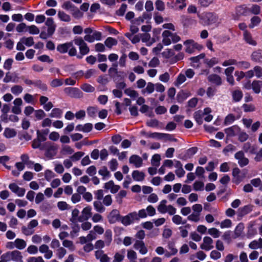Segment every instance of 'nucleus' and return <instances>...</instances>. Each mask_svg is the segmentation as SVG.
<instances>
[{"label": "nucleus", "instance_id": "864d4df0", "mask_svg": "<svg viewBox=\"0 0 262 262\" xmlns=\"http://www.w3.org/2000/svg\"><path fill=\"white\" fill-rule=\"evenodd\" d=\"M74 151V149L69 145L62 146L61 150V153L63 155H71Z\"/></svg>", "mask_w": 262, "mask_h": 262}, {"label": "nucleus", "instance_id": "423d86ee", "mask_svg": "<svg viewBox=\"0 0 262 262\" xmlns=\"http://www.w3.org/2000/svg\"><path fill=\"white\" fill-rule=\"evenodd\" d=\"M137 220H139V217L137 212H133L125 216H121L120 221L123 225L127 226L133 223L135 221Z\"/></svg>", "mask_w": 262, "mask_h": 262}, {"label": "nucleus", "instance_id": "f257e3e1", "mask_svg": "<svg viewBox=\"0 0 262 262\" xmlns=\"http://www.w3.org/2000/svg\"><path fill=\"white\" fill-rule=\"evenodd\" d=\"M74 42L76 45L79 47L80 55L77 56L78 58H82L83 56L89 53L90 48L82 37H79L75 38Z\"/></svg>", "mask_w": 262, "mask_h": 262}, {"label": "nucleus", "instance_id": "412c9836", "mask_svg": "<svg viewBox=\"0 0 262 262\" xmlns=\"http://www.w3.org/2000/svg\"><path fill=\"white\" fill-rule=\"evenodd\" d=\"M208 80L209 82L220 85L222 84V79L221 77L216 74H212L208 76Z\"/></svg>", "mask_w": 262, "mask_h": 262}, {"label": "nucleus", "instance_id": "3c124183", "mask_svg": "<svg viewBox=\"0 0 262 262\" xmlns=\"http://www.w3.org/2000/svg\"><path fill=\"white\" fill-rule=\"evenodd\" d=\"M208 233L213 238H218L221 235V232L215 228H211L208 230Z\"/></svg>", "mask_w": 262, "mask_h": 262}, {"label": "nucleus", "instance_id": "a211bd4d", "mask_svg": "<svg viewBox=\"0 0 262 262\" xmlns=\"http://www.w3.org/2000/svg\"><path fill=\"white\" fill-rule=\"evenodd\" d=\"M241 128L237 125H233L225 129V132L228 137H233L237 135Z\"/></svg>", "mask_w": 262, "mask_h": 262}, {"label": "nucleus", "instance_id": "69168bd1", "mask_svg": "<svg viewBox=\"0 0 262 262\" xmlns=\"http://www.w3.org/2000/svg\"><path fill=\"white\" fill-rule=\"evenodd\" d=\"M21 41L28 47L32 46L34 44L33 38L32 37H23L21 39Z\"/></svg>", "mask_w": 262, "mask_h": 262}, {"label": "nucleus", "instance_id": "de8ad7c7", "mask_svg": "<svg viewBox=\"0 0 262 262\" xmlns=\"http://www.w3.org/2000/svg\"><path fill=\"white\" fill-rule=\"evenodd\" d=\"M23 88L21 85H15L11 87V92L15 95H18L22 93Z\"/></svg>", "mask_w": 262, "mask_h": 262}, {"label": "nucleus", "instance_id": "7ed1b4c3", "mask_svg": "<svg viewBox=\"0 0 262 262\" xmlns=\"http://www.w3.org/2000/svg\"><path fill=\"white\" fill-rule=\"evenodd\" d=\"M43 147V149L46 150L45 155L47 158L52 159L56 155L58 149V145L48 142L44 144Z\"/></svg>", "mask_w": 262, "mask_h": 262}, {"label": "nucleus", "instance_id": "39448f33", "mask_svg": "<svg viewBox=\"0 0 262 262\" xmlns=\"http://www.w3.org/2000/svg\"><path fill=\"white\" fill-rule=\"evenodd\" d=\"M184 44L186 46V52L190 54L193 53L195 50L200 51L203 48L202 45L195 42L192 40H187Z\"/></svg>", "mask_w": 262, "mask_h": 262}, {"label": "nucleus", "instance_id": "2f4dec72", "mask_svg": "<svg viewBox=\"0 0 262 262\" xmlns=\"http://www.w3.org/2000/svg\"><path fill=\"white\" fill-rule=\"evenodd\" d=\"M117 43V40L116 39L111 37L107 38L104 41L105 46L109 49H111L114 46H116Z\"/></svg>", "mask_w": 262, "mask_h": 262}, {"label": "nucleus", "instance_id": "dca6fc26", "mask_svg": "<svg viewBox=\"0 0 262 262\" xmlns=\"http://www.w3.org/2000/svg\"><path fill=\"white\" fill-rule=\"evenodd\" d=\"M39 251L41 253H44V256L46 259H50L53 256V252L49 249L48 245L42 244L39 247Z\"/></svg>", "mask_w": 262, "mask_h": 262}, {"label": "nucleus", "instance_id": "0eeeda50", "mask_svg": "<svg viewBox=\"0 0 262 262\" xmlns=\"http://www.w3.org/2000/svg\"><path fill=\"white\" fill-rule=\"evenodd\" d=\"M147 137L157 139L159 140H163L164 141L169 140L174 142L177 141V139H176V138H172L171 135L165 133H150V134L147 135Z\"/></svg>", "mask_w": 262, "mask_h": 262}, {"label": "nucleus", "instance_id": "4be33fe9", "mask_svg": "<svg viewBox=\"0 0 262 262\" xmlns=\"http://www.w3.org/2000/svg\"><path fill=\"white\" fill-rule=\"evenodd\" d=\"M72 46V42H67L63 44H60L57 47V50L60 53H65Z\"/></svg>", "mask_w": 262, "mask_h": 262}, {"label": "nucleus", "instance_id": "473e14b6", "mask_svg": "<svg viewBox=\"0 0 262 262\" xmlns=\"http://www.w3.org/2000/svg\"><path fill=\"white\" fill-rule=\"evenodd\" d=\"M4 135L7 138H11L16 136V132L14 129L6 128L4 132Z\"/></svg>", "mask_w": 262, "mask_h": 262}, {"label": "nucleus", "instance_id": "338daca9", "mask_svg": "<svg viewBox=\"0 0 262 262\" xmlns=\"http://www.w3.org/2000/svg\"><path fill=\"white\" fill-rule=\"evenodd\" d=\"M84 155V153L82 151H77L71 156L70 159L73 161H77L79 160Z\"/></svg>", "mask_w": 262, "mask_h": 262}, {"label": "nucleus", "instance_id": "4468645a", "mask_svg": "<svg viewBox=\"0 0 262 262\" xmlns=\"http://www.w3.org/2000/svg\"><path fill=\"white\" fill-rule=\"evenodd\" d=\"M234 157L235 159L238 160V163L241 167H244L249 163V160L245 157L242 151L236 152Z\"/></svg>", "mask_w": 262, "mask_h": 262}, {"label": "nucleus", "instance_id": "cd10ccee", "mask_svg": "<svg viewBox=\"0 0 262 262\" xmlns=\"http://www.w3.org/2000/svg\"><path fill=\"white\" fill-rule=\"evenodd\" d=\"M167 202L166 200H163L160 202L157 207L158 211L160 213L162 214L166 213V210H167L168 206L166 205Z\"/></svg>", "mask_w": 262, "mask_h": 262}, {"label": "nucleus", "instance_id": "a878e982", "mask_svg": "<svg viewBox=\"0 0 262 262\" xmlns=\"http://www.w3.org/2000/svg\"><path fill=\"white\" fill-rule=\"evenodd\" d=\"M252 86L253 92L256 94H259L262 88V81L254 80L252 83Z\"/></svg>", "mask_w": 262, "mask_h": 262}, {"label": "nucleus", "instance_id": "f8f14e48", "mask_svg": "<svg viewBox=\"0 0 262 262\" xmlns=\"http://www.w3.org/2000/svg\"><path fill=\"white\" fill-rule=\"evenodd\" d=\"M121 216L117 209L112 210L107 216L108 222L110 224H114L118 221H120Z\"/></svg>", "mask_w": 262, "mask_h": 262}, {"label": "nucleus", "instance_id": "bb28decb", "mask_svg": "<svg viewBox=\"0 0 262 262\" xmlns=\"http://www.w3.org/2000/svg\"><path fill=\"white\" fill-rule=\"evenodd\" d=\"M249 248L251 249L262 248V238H259L258 240H254L249 244Z\"/></svg>", "mask_w": 262, "mask_h": 262}, {"label": "nucleus", "instance_id": "ddd939ff", "mask_svg": "<svg viewBox=\"0 0 262 262\" xmlns=\"http://www.w3.org/2000/svg\"><path fill=\"white\" fill-rule=\"evenodd\" d=\"M133 247L136 250H138L140 254L143 255L146 254L148 252V249L143 241L136 240L133 245Z\"/></svg>", "mask_w": 262, "mask_h": 262}, {"label": "nucleus", "instance_id": "2eb2a0df", "mask_svg": "<svg viewBox=\"0 0 262 262\" xmlns=\"http://www.w3.org/2000/svg\"><path fill=\"white\" fill-rule=\"evenodd\" d=\"M9 189L18 196H23L25 195L26 190L24 188L19 187L15 183H11L9 185Z\"/></svg>", "mask_w": 262, "mask_h": 262}, {"label": "nucleus", "instance_id": "f704fd0d", "mask_svg": "<svg viewBox=\"0 0 262 262\" xmlns=\"http://www.w3.org/2000/svg\"><path fill=\"white\" fill-rule=\"evenodd\" d=\"M78 89L74 88H66L64 89V92L70 97H75L77 93L79 92Z\"/></svg>", "mask_w": 262, "mask_h": 262}, {"label": "nucleus", "instance_id": "e2e57ef3", "mask_svg": "<svg viewBox=\"0 0 262 262\" xmlns=\"http://www.w3.org/2000/svg\"><path fill=\"white\" fill-rule=\"evenodd\" d=\"M127 257L129 260H137V254L133 250H128L127 252Z\"/></svg>", "mask_w": 262, "mask_h": 262}, {"label": "nucleus", "instance_id": "f3484780", "mask_svg": "<svg viewBox=\"0 0 262 262\" xmlns=\"http://www.w3.org/2000/svg\"><path fill=\"white\" fill-rule=\"evenodd\" d=\"M46 25L48 26V36H52L55 30L56 25L54 24L53 19L52 18H48L46 21Z\"/></svg>", "mask_w": 262, "mask_h": 262}, {"label": "nucleus", "instance_id": "1a4fd4ad", "mask_svg": "<svg viewBox=\"0 0 262 262\" xmlns=\"http://www.w3.org/2000/svg\"><path fill=\"white\" fill-rule=\"evenodd\" d=\"M249 14V10L248 7L243 5L237 7L235 13L232 14V17L234 20H238L242 16H246Z\"/></svg>", "mask_w": 262, "mask_h": 262}, {"label": "nucleus", "instance_id": "c756f323", "mask_svg": "<svg viewBox=\"0 0 262 262\" xmlns=\"http://www.w3.org/2000/svg\"><path fill=\"white\" fill-rule=\"evenodd\" d=\"M244 227L243 224H239L235 228L234 232L233 238H236L239 237L243 233Z\"/></svg>", "mask_w": 262, "mask_h": 262}, {"label": "nucleus", "instance_id": "c9c22d12", "mask_svg": "<svg viewBox=\"0 0 262 262\" xmlns=\"http://www.w3.org/2000/svg\"><path fill=\"white\" fill-rule=\"evenodd\" d=\"M252 59L256 62H262V52L260 51L254 52L251 55Z\"/></svg>", "mask_w": 262, "mask_h": 262}, {"label": "nucleus", "instance_id": "b1692460", "mask_svg": "<svg viewBox=\"0 0 262 262\" xmlns=\"http://www.w3.org/2000/svg\"><path fill=\"white\" fill-rule=\"evenodd\" d=\"M185 1L186 0H176L172 2L173 5L171 6V8L176 10H182L186 6Z\"/></svg>", "mask_w": 262, "mask_h": 262}, {"label": "nucleus", "instance_id": "72a5a7b5", "mask_svg": "<svg viewBox=\"0 0 262 262\" xmlns=\"http://www.w3.org/2000/svg\"><path fill=\"white\" fill-rule=\"evenodd\" d=\"M244 39H245V41L247 43H248L250 45H256V42H255V41H254L253 39L251 34L249 32H248L247 30H245V31L244 32Z\"/></svg>", "mask_w": 262, "mask_h": 262}, {"label": "nucleus", "instance_id": "680f3d73", "mask_svg": "<svg viewBox=\"0 0 262 262\" xmlns=\"http://www.w3.org/2000/svg\"><path fill=\"white\" fill-rule=\"evenodd\" d=\"M219 62V59L216 57H213L210 59H207L205 60V63L210 68L213 67L214 65L218 63Z\"/></svg>", "mask_w": 262, "mask_h": 262}, {"label": "nucleus", "instance_id": "e433bc0d", "mask_svg": "<svg viewBox=\"0 0 262 262\" xmlns=\"http://www.w3.org/2000/svg\"><path fill=\"white\" fill-rule=\"evenodd\" d=\"M62 111L61 110L55 108L52 110L51 113L49 114V116L51 118H59L61 117Z\"/></svg>", "mask_w": 262, "mask_h": 262}, {"label": "nucleus", "instance_id": "393cba45", "mask_svg": "<svg viewBox=\"0 0 262 262\" xmlns=\"http://www.w3.org/2000/svg\"><path fill=\"white\" fill-rule=\"evenodd\" d=\"M132 177L136 181H142L145 178V174L142 171L134 170L132 173Z\"/></svg>", "mask_w": 262, "mask_h": 262}, {"label": "nucleus", "instance_id": "8fccbe9b", "mask_svg": "<svg viewBox=\"0 0 262 262\" xmlns=\"http://www.w3.org/2000/svg\"><path fill=\"white\" fill-rule=\"evenodd\" d=\"M15 246L18 249H23L26 246V243L25 241L21 239L17 238L15 242Z\"/></svg>", "mask_w": 262, "mask_h": 262}, {"label": "nucleus", "instance_id": "0e129e2a", "mask_svg": "<svg viewBox=\"0 0 262 262\" xmlns=\"http://www.w3.org/2000/svg\"><path fill=\"white\" fill-rule=\"evenodd\" d=\"M127 192L125 190H121L116 195V199L119 204H121L122 202V198L126 196Z\"/></svg>", "mask_w": 262, "mask_h": 262}, {"label": "nucleus", "instance_id": "052dcab7", "mask_svg": "<svg viewBox=\"0 0 262 262\" xmlns=\"http://www.w3.org/2000/svg\"><path fill=\"white\" fill-rule=\"evenodd\" d=\"M24 99L25 101L28 103L34 104L35 102L34 97L28 93L24 95Z\"/></svg>", "mask_w": 262, "mask_h": 262}, {"label": "nucleus", "instance_id": "c85d7f7f", "mask_svg": "<svg viewBox=\"0 0 262 262\" xmlns=\"http://www.w3.org/2000/svg\"><path fill=\"white\" fill-rule=\"evenodd\" d=\"M232 96L234 102H238L243 98V94L241 91L235 90L232 92Z\"/></svg>", "mask_w": 262, "mask_h": 262}, {"label": "nucleus", "instance_id": "aec40b11", "mask_svg": "<svg viewBox=\"0 0 262 262\" xmlns=\"http://www.w3.org/2000/svg\"><path fill=\"white\" fill-rule=\"evenodd\" d=\"M95 255L96 259H99L100 262H109L110 261V258L102 250L95 251Z\"/></svg>", "mask_w": 262, "mask_h": 262}, {"label": "nucleus", "instance_id": "9d476101", "mask_svg": "<svg viewBox=\"0 0 262 262\" xmlns=\"http://www.w3.org/2000/svg\"><path fill=\"white\" fill-rule=\"evenodd\" d=\"M213 247V239L209 236L204 237L203 243L200 245L201 249L205 251H209L212 249Z\"/></svg>", "mask_w": 262, "mask_h": 262}, {"label": "nucleus", "instance_id": "6e6d98bb", "mask_svg": "<svg viewBox=\"0 0 262 262\" xmlns=\"http://www.w3.org/2000/svg\"><path fill=\"white\" fill-rule=\"evenodd\" d=\"M155 90V84L152 82H148L146 88L142 90V93L145 94L147 93L148 94L152 93Z\"/></svg>", "mask_w": 262, "mask_h": 262}, {"label": "nucleus", "instance_id": "6e6552de", "mask_svg": "<svg viewBox=\"0 0 262 262\" xmlns=\"http://www.w3.org/2000/svg\"><path fill=\"white\" fill-rule=\"evenodd\" d=\"M3 258H7L9 260H12L16 262H22L23 256L21 252L17 250L8 252L2 255Z\"/></svg>", "mask_w": 262, "mask_h": 262}, {"label": "nucleus", "instance_id": "6ab92c4d", "mask_svg": "<svg viewBox=\"0 0 262 262\" xmlns=\"http://www.w3.org/2000/svg\"><path fill=\"white\" fill-rule=\"evenodd\" d=\"M129 163L133 164L136 167H140L142 165L143 160L142 158L136 155H132L129 159Z\"/></svg>", "mask_w": 262, "mask_h": 262}, {"label": "nucleus", "instance_id": "7c9ffc66", "mask_svg": "<svg viewBox=\"0 0 262 262\" xmlns=\"http://www.w3.org/2000/svg\"><path fill=\"white\" fill-rule=\"evenodd\" d=\"M104 242L107 246H109L112 241V232L110 229L106 230L104 235Z\"/></svg>", "mask_w": 262, "mask_h": 262}, {"label": "nucleus", "instance_id": "603ef678", "mask_svg": "<svg viewBox=\"0 0 262 262\" xmlns=\"http://www.w3.org/2000/svg\"><path fill=\"white\" fill-rule=\"evenodd\" d=\"M261 19L258 16H253L251 19V23L249 25V27L250 28H253L255 26H257L260 22Z\"/></svg>", "mask_w": 262, "mask_h": 262}, {"label": "nucleus", "instance_id": "09e8293b", "mask_svg": "<svg viewBox=\"0 0 262 262\" xmlns=\"http://www.w3.org/2000/svg\"><path fill=\"white\" fill-rule=\"evenodd\" d=\"M117 63H113L108 70V74L111 77H114L118 74Z\"/></svg>", "mask_w": 262, "mask_h": 262}, {"label": "nucleus", "instance_id": "c03bdc74", "mask_svg": "<svg viewBox=\"0 0 262 262\" xmlns=\"http://www.w3.org/2000/svg\"><path fill=\"white\" fill-rule=\"evenodd\" d=\"M253 209V206L251 205H248L244 206L242 208H241L239 209L240 210V213L242 215H245L249 213H250L251 211H252Z\"/></svg>", "mask_w": 262, "mask_h": 262}, {"label": "nucleus", "instance_id": "5fc2aeb1", "mask_svg": "<svg viewBox=\"0 0 262 262\" xmlns=\"http://www.w3.org/2000/svg\"><path fill=\"white\" fill-rule=\"evenodd\" d=\"M161 160V157L160 155L159 154H155L154 155L151 160V163L152 166L155 167H158L160 165V162Z\"/></svg>", "mask_w": 262, "mask_h": 262}, {"label": "nucleus", "instance_id": "49530a36", "mask_svg": "<svg viewBox=\"0 0 262 262\" xmlns=\"http://www.w3.org/2000/svg\"><path fill=\"white\" fill-rule=\"evenodd\" d=\"M172 221L176 225L185 224L186 223V221H183L182 216L176 214L173 215Z\"/></svg>", "mask_w": 262, "mask_h": 262}, {"label": "nucleus", "instance_id": "79ce46f5", "mask_svg": "<svg viewBox=\"0 0 262 262\" xmlns=\"http://www.w3.org/2000/svg\"><path fill=\"white\" fill-rule=\"evenodd\" d=\"M186 80V76L185 75L180 74L178 75L176 80L174 81V84L176 86L178 87L181 84L184 83Z\"/></svg>", "mask_w": 262, "mask_h": 262}, {"label": "nucleus", "instance_id": "20e7f679", "mask_svg": "<svg viewBox=\"0 0 262 262\" xmlns=\"http://www.w3.org/2000/svg\"><path fill=\"white\" fill-rule=\"evenodd\" d=\"M202 19L207 25L214 24H219L221 23V19L216 14L211 12H206L203 14Z\"/></svg>", "mask_w": 262, "mask_h": 262}, {"label": "nucleus", "instance_id": "58836bf2", "mask_svg": "<svg viewBox=\"0 0 262 262\" xmlns=\"http://www.w3.org/2000/svg\"><path fill=\"white\" fill-rule=\"evenodd\" d=\"M100 175L102 176V179L105 180L107 178H109L111 176L110 172L107 170L105 166L102 167L98 171Z\"/></svg>", "mask_w": 262, "mask_h": 262}, {"label": "nucleus", "instance_id": "37998d69", "mask_svg": "<svg viewBox=\"0 0 262 262\" xmlns=\"http://www.w3.org/2000/svg\"><path fill=\"white\" fill-rule=\"evenodd\" d=\"M58 16L61 20L65 22H69L71 20V17L70 15L66 14L63 11H59L58 13Z\"/></svg>", "mask_w": 262, "mask_h": 262}, {"label": "nucleus", "instance_id": "13d9d810", "mask_svg": "<svg viewBox=\"0 0 262 262\" xmlns=\"http://www.w3.org/2000/svg\"><path fill=\"white\" fill-rule=\"evenodd\" d=\"M235 120V116L232 114H230L226 117L224 122V124L226 125H229L233 123Z\"/></svg>", "mask_w": 262, "mask_h": 262}, {"label": "nucleus", "instance_id": "4d7b16f0", "mask_svg": "<svg viewBox=\"0 0 262 262\" xmlns=\"http://www.w3.org/2000/svg\"><path fill=\"white\" fill-rule=\"evenodd\" d=\"M237 136L238 140L241 142L246 141L249 138V135L246 132L241 131V129L238 133Z\"/></svg>", "mask_w": 262, "mask_h": 262}, {"label": "nucleus", "instance_id": "a18cd8bd", "mask_svg": "<svg viewBox=\"0 0 262 262\" xmlns=\"http://www.w3.org/2000/svg\"><path fill=\"white\" fill-rule=\"evenodd\" d=\"M79 211L77 209H74L72 212V217L70 221L73 223L79 222Z\"/></svg>", "mask_w": 262, "mask_h": 262}, {"label": "nucleus", "instance_id": "774afa93", "mask_svg": "<svg viewBox=\"0 0 262 262\" xmlns=\"http://www.w3.org/2000/svg\"><path fill=\"white\" fill-rule=\"evenodd\" d=\"M63 84V80L62 79L56 78L52 80L50 82V85L52 88H56L60 86Z\"/></svg>", "mask_w": 262, "mask_h": 262}, {"label": "nucleus", "instance_id": "a19ab883", "mask_svg": "<svg viewBox=\"0 0 262 262\" xmlns=\"http://www.w3.org/2000/svg\"><path fill=\"white\" fill-rule=\"evenodd\" d=\"M167 247L172 255H176L178 253V249L176 247L175 242L169 241L167 243Z\"/></svg>", "mask_w": 262, "mask_h": 262}, {"label": "nucleus", "instance_id": "ea45409f", "mask_svg": "<svg viewBox=\"0 0 262 262\" xmlns=\"http://www.w3.org/2000/svg\"><path fill=\"white\" fill-rule=\"evenodd\" d=\"M62 245L63 247L68 248L71 251H74L75 249V246L72 241L64 239L62 242Z\"/></svg>", "mask_w": 262, "mask_h": 262}, {"label": "nucleus", "instance_id": "f03ea898", "mask_svg": "<svg viewBox=\"0 0 262 262\" xmlns=\"http://www.w3.org/2000/svg\"><path fill=\"white\" fill-rule=\"evenodd\" d=\"M162 42L165 46L169 45L171 42H177L180 40V37L176 33L165 30L162 34Z\"/></svg>", "mask_w": 262, "mask_h": 262}, {"label": "nucleus", "instance_id": "9b49d317", "mask_svg": "<svg viewBox=\"0 0 262 262\" xmlns=\"http://www.w3.org/2000/svg\"><path fill=\"white\" fill-rule=\"evenodd\" d=\"M92 215V208L88 206L84 207L79 215V222H83L90 219Z\"/></svg>", "mask_w": 262, "mask_h": 262}, {"label": "nucleus", "instance_id": "5701e85b", "mask_svg": "<svg viewBox=\"0 0 262 262\" xmlns=\"http://www.w3.org/2000/svg\"><path fill=\"white\" fill-rule=\"evenodd\" d=\"M93 206L96 212L99 213H102L105 211V208L104 206V204L103 202L102 203L101 201L96 200L93 202Z\"/></svg>", "mask_w": 262, "mask_h": 262}, {"label": "nucleus", "instance_id": "4c0bfd02", "mask_svg": "<svg viewBox=\"0 0 262 262\" xmlns=\"http://www.w3.org/2000/svg\"><path fill=\"white\" fill-rule=\"evenodd\" d=\"M204 115L202 111H198L194 113V118L195 121L199 124H201L203 122V118Z\"/></svg>", "mask_w": 262, "mask_h": 262}, {"label": "nucleus", "instance_id": "bf43d9fd", "mask_svg": "<svg viewBox=\"0 0 262 262\" xmlns=\"http://www.w3.org/2000/svg\"><path fill=\"white\" fill-rule=\"evenodd\" d=\"M242 107L245 112H252L255 111V107L253 104L245 103L243 105Z\"/></svg>", "mask_w": 262, "mask_h": 262}]
</instances>
